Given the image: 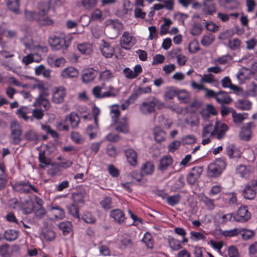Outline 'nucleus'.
Masks as SVG:
<instances>
[{
  "label": "nucleus",
  "instance_id": "7",
  "mask_svg": "<svg viewBox=\"0 0 257 257\" xmlns=\"http://www.w3.org/2000/svg\"><path fill=\"white\" fill-rule=\"evenodd\" d=\"M136 42V38L128 32H124L119 41L121 47L125 50H130Z\"/></svg>",
  "mask_w": 257,
  "mask_h": 257
},
{
  "label": "nucleus",
  "instance_id": "17",
  "mask_svg": "<svg viewBox=\"0 0 257 257\" xmlns=\"http://www.w3.org/2000/svg\"><path fill=\"white\" fill-rule=\"evenodd\" d=\"M142 72L140 65H136L132 70L130 68L126 67L123 70V73L127 79H133L136 78Z\"/></svg>",
  "mask_w": 257,
  "mask_h": 257
},
{
  "label": "nucleus",
  "instance_id": "5",
  "mask_svg": "<svg viewBox=\"0 0 257 257\" xmlns=\"http://www.w3.org/2000/svg\"><path fill=\"white\" fill-rule=\"evenodd\" d=\"M104 88V83H102L100 86L94 87L92 89L93 94L97 98H102L109 97H115L118 92L117 89L110 85L108 87L107 91L101 93V90Z\"/></svg>",
  "mask_w": 257,
  "mask_h": 257
},
{
  "label": "nucleus",
  "instance_id": "12",
  "mask_svg": "<svg viewBox=\"0 0 257 257\" xmlns=\"http://www.w3.org/2000/svg\"><path fill=\"white\" fill-rule=\"evenodd\" d=\"M99 49L103 56L106 58H111L114 53V48L104 40L100 41Z\"/></svg>",
  "mask_w": 257,
  "mask_h": 257
},
{
  "label": "nucleus",
  "instance_id": "27",
  "mask_svg": "<svg viewBox=\"0 0 257 257\" xmlns=\"http://www.w3.org/2000/svg\"><path fill=\"white\" fill-rule=\"evenodd\" d=\"M50 211L56 219H62L65 217V213L64 209L59 206H51Z\"/></svg>",
  "mask_w": 257,
  "mask_h": 257
},
{
  "label": "nucleus",
  "instance_id": "39",
  "mask_svg": "<svg viewBox=\"0 0 257 257\" xmlns=\"http://www.w3.org/2000/svg\"><path fill=\"white\" fill-rule=\"evenodd\" d=\"M200 201L203 203L207 209L213 210L215 208L214 200L212 199L205 195H201L200 197Z\"/></svg>",
  "mask_w": 257,
  "mask_h": 257
},
{
  "label": "nucleus",
  "instance_id": "9",
  "mask_svg": "<svg viewBox=\"0 0 257 257\" xmlns=\"http://www.w3.org/2000/svg\"><path fill=\"white\" fill-rule=\"evenodd\" d=\"M215 136L214 126L211 123L206 124L203 125L201 133V137L203 138L202 144L203 145L209 144L211 137Z\"/></svg>",
  "mask_w": 257,
  "mask_h": 257
},
{
  "label": "nucleus",
  "instance_id": "59",
  "mask_svg": "<svg viewBox=\"0 0 257 257\" xmlns=\"http://www.w3.org/2000/svg\"><path fill=\"white\" fill-rule=\"evenodd\" d=\"M110 114L113 122H115L117 118L119 116V106L113 104L110 106Z\"/></svg>",
  "mask_w": 257,
  "mask_h": 257
},
{
  "label": "nucleus",
  "instance_id": "25",
  "mask_svg": "<svg viewBox=\"0 0 257 257\" xmlns=\"http://www.w3.org/2000/svg\"><path fill=\"white\" fill-rule=\"evenodd\" d=\"M48 95H39L34 103L35 106H42L45 110H48L50 107V103L46 96Z\"/></svg>",
  "mask_w": 257,
  "mask_h": 257
},
{
  "label": "nucleus",
  "instance_id": "35",
  "mask_svg": "<svg viewBox=\"0 0 257 257\" xmlns=\"http://www.w3.org/2000/svg\"><path fill=\"white\" fill-rule=\"evenodd\" d=\"M173 163L172 158L169 156H163L160 160L159 169L162 171H164L168 167L172 165Z\"/></svg>",
  "mask_w": 257,
  "mask_h": 257
},
{
  "label": "nucleus",
  "instance_id": "47",
  "mask_svg": "<svg viewBox=\"0 0 257 257\" xmlns=\"http://www.w3.org/2000/svg\"><path fill=\"white\" fill-rule=\"evenodd\" d=\"M24 138L29 142L37 143L39 141V136L34 130H29L25 134Z\"/></svg>",
  "mask_w": 257,
  "mask_h": 257
},
{
  "label": "nucleus",
  "instance_id": "46",
  "mask_svg": "<svg viewBox=\"0 0 257 257\" xmlns=\"http://www.w3.org/2000/svg\"><path fill=\"white\" fill-rule=\"evenodd\" d=\"M69 119L71 126L73 128H77L78 126L80 118L77 114L71 112L69 115L66 116L65 120Z\"/></svg>",
  "mask_w": 257,
  "mask_h": 257
},
{
  "label": "nucleus",
  "instance_id": "41",
  "mask_svg": "<svg viewBox=\"0 0 257 257\" xmlns=\"http://www.w3.org/2000/svg\"><path fill=\"white\" fill-rule=\"evenodd\" d=\"M114 77L113 74L108 69L101 71L99 74V79L103 82H109Z\"/></svg>",
  "mask_w": 257,
  "mask_h": 257
},
{
  "label": "nucleus",
  "instance_id": "14",
  "mask_svg": "<svg viewBox=\"0 0 257 257\" xmlns=\"http://www.w3.org/2000/svg\"><path fill=\"white\" fill-rule=\"evenodd\" d=\"M141 113L145 115H150L156 111L152 99L149 101L143 102L139 107Z\"/></svg>",
  "mask_w": 257,
  "mask_h": 257
},
{
  "label": "nucleus",
  "instance_id": "3",
  "mask_svg": "<svg viewBox=\"0 0 257 257\" xmlns=\"http://www.w3.org/2000/svg\"><path fill=\"white\" fill-rule=\"evenodd\" d=\"M48 9L47 7L40 10L39 13H36L35 12L25 11V16L26 18L30 20H36L41 25L50 26L53 24V21L49 17H46V15L48 13Z\"/></svg>",
  "mask_w": 257,
  "mask_h": 257
},
{
  "label": "nucleus",
  "instance_id": "53",
  "mask_svg": "<svg viewBox=\"0 0 257 257\" xmlns=\"http://www.w3.org/2000/svg\"><path fill=\"white\" fill-rule=\"evenodd\" d=\"M19 232L14 229L7 230L4 234L5 239L8 241H13L18 237Z\"/></svg>",
  "mask_w": 257,
  "mask_h": 257
},
{
  "label": "nucleus",
  "instance_id": "61",
  "mask_svg": "<svg viewBox=\"0 0 257 257\" xmlns=\"http://www.w3.org/2000/svg\"><path fill=\"white\" fill-rule=\"evenodd\" d=\"M101 207L104 209H109L112 207V200L109 196L104 197L100 202Z\"/></svg>",
  "mask_w": 257,
  "mask_h": 257
},
{
  "label": "nucleus",
  "instance_id": "2",
  "mask_svg": "<svg viewBox=\"0 0 257 257\" xmlns=\"http://www.w3.org/2000/svg\"><path fill=\"white\" fill-rule=\"evenodd\" d=\"M39 150V160L40 166L42 168L47 167L48 174L52 176L58 175L61 170L58 163L50 164L49 160L45 157L46 147H40L38 148Z\"/></svg>",
  "mask_w": 257,
  "mask_h": 257
},
{
  "label": "nucleus",
  "instance_id": "49",
  "mask_svg": "<svg viewBox=\"0 0 257 257\" xmlns=\"http://www.w3.org/2000/svg\"><path fill=\"white\" fill-rule=\"evenodd\" d=\"M41 201V199H37L38 206L36 207V208H35L36 209L34 210L36 217L39 218H43L46 214L45 209L42 207Z\"/></svg>",
  "mask_w": 257,
  "mask_h": 257
},
{
  "label": "nucleus",
  "instance_id": "62",
  "mask_svg": "<svg viewBox=\"0 0 257 257\" xmlns=\"http://www.w3.org/2000/svg\"><path fill=\"white\" fill-rule=\"evenodd\" d=\"M190 239L194 241H198L200 240H204L205 238V235L200 232L191 231L190 232Z\"/></svg>",
  "mask_w": 257,
  "mask_h": 257
},
{
  "label": "nucleus",
  "instance_id": "15",
  "mask_svg": "<svg viewBox=\"0 0 257 257\" xmlns=\"http://www.w3.org/2000/svg\"><path fill=\"white\" fill-rule=\"evenodd\" d=\"M66 95L65 89L62 87L56 88L52 94V101L56 104L62 103Z\"/></svg>",
  "mask_w": 257,
  "mask_h": 257
},
{
  "label": "nucleus",
  "instance_id": "37",
  "mask_svg": "<svg viewBox=\"0 0 257 257\" xmlns=\"http://www.w3.org/2000/svg\"><path fill=\"white\" fill-rule=\"evenodd\" d=\"M35 73L37 76L42 75L46 78L50 77L51 71L48 69H46L43 65H40L35 68Z\"/></svg>",
  "mask_w": 257,
  "mask_h": 257
},
{
  "label": "nucleus",
  "instance_id": "20",
  "mask_svg": "<svg viewBox=\"0 0 257 257\" xmlns=\"http://www.w3.org/2000/svg\"><path fill=\"white\" fill-rule=\"evenodd\" d=\"M251 74V71L250 69L243 67L237 73L236 78L239 83H243L250 78Z\"/></svg>",
  "mask_w": 257,
  "mask_h": 257
},
{
  "label": "nucleus",
  "instance_id": "29",
  "mask_svg": "<svg viewBox=\"0 0 257 257\" xmlns=\"http://www.w3.org/2000/svg\"><path fill=\"white\" fill-rule=\"evenodd\" d=\"M236 108L242 110H249L251 108L252 103L244 98L239 99L235 103Z\"/></svg>",
  "mask_w": 257,
  "mask_h": 257
},
{
  "label": "nucleus",
  "instance_id": "8",
  "mask_svg": "<svg viewBox=\"0 0 257 257\" xmlns=\"http://www.w3.org/2000/svg\"><path fill=\"white\" fill-rule=\"evenodd\" d=\"M251 218V213L246 206H240L234 214L235 221L244 223L248 221Z\"/></svg>",
  "mask_w": 257,
  "mask_h": 257
},
{
  "label": "nucleus",
  "instance_id": "26",
  "mask_svg": "<svg viewBox=\"0 0 257 257\" xmlns=\"http://www.w3.org/2000/svg\"><path fill=\"white\" fill-rule=\"evenodd\" d=\"M115 130L123 134H126L128 132V124L126 116L123 117L116 123Z\"/></svg>",
  "mask_w": 257,
  "mask_h": 257
},
{
  "label": "nucleus",
  "instance_id": "51",
  "mask_svg": "<svg viewBox=\"0 0 257 257\" xmlns=\"http://www.w3.org/2000/svg\"><path fill=\"white\" fill-rule=\"evenodd\" d=\"M154 166L152 163L148 162L144 164L141 168V173L143 175H151L154 171Z\"/></svg>",
  "mask_w": 257,
  "mask_h": 257
},
{
  "label": "nucleus",
  "instance_id": "28",
  "mask_svg": "<svg viewBox=\"0 0 257 257\" xmlns=\"http://www.w3.org/2000/svg\"><path fill=\"white\" fill-rule=\"evenodd\" d=\"M18 249L19 247L17 245L11 247L8 244L2 245L0 246V254L3 257H10L12 252Z\"/></svg>",
  "mask_w": 257,
  "mask_h": 257
},
{
  "label": "nucleus",
  "instance_id": "57",
  "mask_svg": "<svg viewBox=\"0 0 257 257\" xmlns=\"http://www.w3.org/2000/svg\"><path fill=\"white\" fill-rule=\"evenodd\" d=\"M59 227L63 231V234L66 235L71 230L72 224L69 221H64L59 224Z\"/></svg>",
  "mask_w": 257,
  "mask_h": 257
},
{
  "label": "nucleus",
  "instance_id": "48",
  "mask_svg": "<svg viewBox=\"0 0 257 257\" xmlns=\"http://www.w3.org/2000/svg\"><path fill=\"white\" fill-rule=\"evenodd\" d=\"M168 243L170 247L173 250H177L182 247L180 240L171 236L168 238Z\"/></svg>",
  "mask_w": 257,
  "mask_h": 257
},
{
  "label": "nucleus",
  "instance_id": "64",
  "mask_svg": "<svg viewBox=\"0 0 257 257\" xmlns=\"http://www.w3.org/2000/svg\"><path fill=\"white\" fill-rule=\"evenodd\" d=\"M246 93L248 95L255 96L257 93V84L254 82L249 84L247 87Z\"/></svg>",
  "mask_w": 257,
  "mask_h": 257
},
{
  "label": "nucleus",
  "instance_id": "21",
  "mask_svg": "<svg viewBox=\"0 0 257 257\" xmlns=\"http://www.w3.org/2000/svg\"><path fill=\"white\" fill-rule=\"evenodd\" d=\"M125 155L128 163L133 166H136L138 163L137 154L135 150L129 149L125 151Z\"/></svg>",
  "mask_w": 257,
  "mask_h": 257
},
{
  "label": "nucleus",
  "instance_id": "10",
  "mask_svg": "<svg viewBox=\"0 0 257 257\" xmlns=\"http://www.w3.org/2000/svg\"><path fill=\"white\" fill-rule=\"evenodd\" d=\"M15 190L21 193L37 192L38 189L29 182H22L15 184L13 186Z\"/></svg>",
  "mask_w": 257,
  "mask_h": 257
},
{
  "label": "nucleus",
  "instance_id": "34",
  "mask_svg": "<svg viewBox=\"0 0 257 257\" xmlns=\"http://www.w3.org/2000/svg\"><path fill=\"white\" fill-rule=\"evenodd\" d=\"M216 101L220 104L229 103L232 99L228 93L224 91L217 92Z\"/></svg>",
  "mask_w": 257,
  "mask_h": 257
},
{
  "label": "nucleus",
  "instance_id": "38",
  "mask_svg": "<svg viewBox=\"0 0 257 257\" xmlns=\"http://www.w3.org/2000/svg\"><path fill=\"white\" fill-rule=\"evenodd\" d=\"M78 51L84 55H89L92 52V46L90 43H84L77 45Z\"/></svg>",
  "mask_w": 257,
  "mask_h": 257
},
{
  "label": "nucleus",
  "instance_id": "36",
  "mask_svg": "<svg viewBox=\"0 0 257 257\" xmlns=\"http://www.w3.org/2000/svg\"><path fill=\"white\" fill-rule=\"evenodd\" d=\"M22 209L23 212L25 214H30L34 209L36 208V206H34V202L31 199L25 200L22 203L21 205Z\"/></svg>",
  "mask_w": 257,
  "mask_h": 257
},
{
  "label": "nucleus",
  "instance_id": "33",
  "mask_svg": "<svg viewBox=\"0 0 257 257\" xmlns=\"http://www.w3.org/2000/svg\"><path fill=\"white\" fill-rule=\"evenodd\" d=\"M47 61L51 67H62L65 63V60L63 57L55 58L50 56L47 58Z\"/></svg>",
  "mask_w": 257,
  "mask_h": 257
},
{
  "label": "nucleus",
  "instance_id": "63",
  "mask_svg": "<svg viewBox=\"0 0 257 257\" xmlns=\"http://www.w3.org/2000/svg\"><path fill=\"white\" fill-rule=\"evenodd\" d=\"M236 173L241 177H244L249 173V170L245 166L240 165L236 167Z\"/></svg>",
  "mask_w": 257,
  "mask_h": 257
},
{
  "label": "nucleus",
  "instance_id": "60",
  "mask_svg": "<svg viewBox=\"0 0 257 257\" xmlns=\"http://www.w3.org/2000/svg\"><path fill=\"white\" fill-rule=\"evenodd\" d=\"M240 233L242 238L244 240H247L253 237L254 235V232L252 230L246 229L243 228H240Z\"/></svg>",
  "mask_w": 257,
  "mask_h": 257
},
{
  "label": "nucleus",
  "instance_id": "19",
  "mask_svg": "<svg viewBox=\"0 0 257 257\" xmlns=\"http://www.w3.org/2000/svg\"><path fill=\"white\" fill-rule=\"evenodd\" d=\"M215 136L218 140L222 139L228 130V127L224 123L217 121L214 125Z\"/></svg>",
  "mask_w": 257,
  "mask_h": 257
},
{
  "label": "nucleus",
  "instance_id": "6",
  "mask_svg": "<svg viewBox=\"0 0 257 257\" xmlns=\"http://www.w3.org/2000/svg\"><path fill=\"white\" fill-rule=\"evenodd\" d=\"M226 166L224 160L218 159L210 163L208 166V175L212 177H215L220 175Z\"/></svg>",
  "mask_w": 257,
  "mask_h": 257
},
{
  "label": "nucleus",
  "instance_id": "16",
  "mask_svg": "<svg viewBox=\"0 0 257 257\" xmlns=\"http://www.w3.org/2000/svg\"><path fill=\"white\" fill-rule=\"evenodd\" d=\"M254 126V123L250 122L245 124L241 130L240 138L244 141H248L251 138V128Z\"/></svg>",
  "mask_w": 257,
  "mask_h": 257
},
{
  "label": "nucleus",
  "instance_id": "50",
  "mask_svg": "<svg viewBox=\"0 0 257 257\" xmlns=\"http://www.w3.org/2000/svg\"><path fill=\"white\" fill-rule=\"evenodd\" d=\"M8 8L16 14L19 12L20 1L19 0H7Z\"/></svg>",
  "mask_w": 257,
  "mask_h": 257
},
{
  "label": "nucleus",
  "instance_id": "13",
  "mask_svg": "<svg viewBox=\"0 0 257 257\" xmlns=\"http://www.w3.org/2000/svg\"><path fill=\"white\" fill-rule=\"evenodd\" d=\"M33 89H38L39 91V95H48V88L46 83L40 80L35 79L31 84Z\"/></svg>",
  "mask_w": 257,
  "mask_h": 257
},
{
  "label": "nucleus",
  "instance_id": "45",
  "mask_svg": "<svg viewBox=\"0 0 257 257\" xmlns=\"http://www.w3.org/2000/svg\"><path fill=\"white\" fill-rule=\"evenodd\" d=\"M162 198H166L167 203L172 206L178 204L181 199L180 196L178 194L172 196H167V194H164L162 196Z\"/></svg>",
  "mask_w": 257,
  "mask_h": 257
},
{
  "label": "nucleus",
  "instance_id": "23",
  "mask_svg": "<svg viewBox=\"0 0 257 257\" xmlns=\"http://www.w3.org/2000/svg\"><path fill=\"white\" fill-rule=\"evenodd\" d=\"M110 215L115 221L120 224L123 223L125 221V215L120 209H116L112 210L110 212Z\"/></svg>",
  "mask_w": 257,
  "mask_h": 257
},
{
  "label": "nucleus",
  "instance_id": "54",
  "mask_svg": "<svg viewBox=\"0 0 257 257\" xmlns=\"http://www.w3.org/2000/svg\"><path fill=\"white\" fill-rule=\"evenodd\" d=\"M248 114L247 113H236L234 110H232V116L233 118V121L236 123H240L247 116Z\"/></svg>",
  "mask_w": 257,
  "mask_h": 257
},
{
  "label": "nucleus",
  "instance_id": "22",
  "mask_svg": "<svg viewBox=\"0 0 257 257\" xmlns=\"http://www.w3.org/2000/svg\"><path fill=\"white\" fill-rule=\"evenodd\" d=\"M203 12L206 15H212L216 12V8L213 0H203Z\"/></svg>",
  "mask_w": 257,
  "mask_h": 257
},
{
  "label": "nucleus",
  "instance_id": "56",
  "mask_svg": "<svg viewBox=\"0 0 257 257\" xmlns=\"http://www.w3.org/2000/svg\"><path fill=\"white\" fill-rule=\"evenodd\" d=\"M67 209L69 214L77 218H79V207L77 204L73 203L67 206Z\"/></svg>",
  "mask_w": 257,
  "mask_h": 257
},
{
  "label": "nucleus",
  "instance_id": "30",
  "mask_svg": "<svg viewBox=\"0 0 257 257\" xmlns=\"http://www.w3.org/2000/svg\"><path fill=\"white\" fill-rule=\"evenodd\" d=\"M200 82L201 83H208L215 86L218 83V81L212 74L207 72V73L201 76Z\"/></svg>",
  "mask_w": 257,
  "mask_h": 257
},
{
  "label": "nucleus",
  "instance_id": "40",
  "mask_svg": "<svg viewBox=\"0 0 257 257\" xmlns=\"http://www.w3.org/2000/svg\"><path fill=\"white\" fill-rule=\"evenodd\" d=\"M101 17V12L99 9H96L91 13V17H89L87 15H83L82 16L81 19H86L87 20L86 25H88L91 21L100 20Z\"/></svg>",
  "mask_w": 257,
  "mask_h": 257
},
{
  "label": "nucleus",
  "instance_id": "1",
  "mask_svg": "<svg viewBox=\"0 0 257 257\" xmlns=\"http://www.w3.org/2000/svg\"><path fill=\"white\" fill-rule=\"evenodd\" d=\"M23 43L26 47V52L30 53L23 57V62L26 65L33 62H40L42 58L38 53L45 51L46 48L40 46L37 42H34L32 40L28 42L24 40Z\"/></svg>",
  "mask_w": 257,
  "mask_h": 257
},
{
  "label": "nucleus",
  "instance_id": "4",
  "mask_svg": "<svg viewBox=\"0 0 257 257\" xmlns=\"http://www.w3.org/2000/svg\"><path fill=\"white\" fill-rule=\"evenodd\" d=\"M71 39V36L66 37L64 34L61 33L50 38L49 42L51 47L55 50H66L69 47Z\"/></svg>",
  "mask_w": 257,
  "mask_h": 257
},
{
  "label": "nucleus",
  "instance_id": "43",
  "mask_svg": "<svg viewBox=\"0 0 257 257\" xmlns=\"http://www.w3.org/2000/svg\"><path fill=\"white\" fill-rule=\"evenodd\" d=\"M142 241L147 248L150 249L153 248L154 241L152 235L150 232H147L144 234Z\"/></svg>",
  "mask_w": 257,
  "mask_h": 257
},
{
  "label": "nucleus",
  "instance_id": "31",
  "mask_svg": "<svg viewBox=\"0 0 257 257\" xmlns=\"http://www.w3.org/2000/svg\"><path fill=\"white\" fill-rule=\"evenodd\" d=\"M31 113V109L26 106L21 107L17 111V114L18 116L23 118L25 121H28L29 119H30L31 121L33 120L32 117L28 116V115Z\"/></svg>",
  "mask_w": 257,
  "mask_h": 257
},
{
  "label": "nucleus",
  "instance_id": "52",
  "mask_svg": "<svg viewBox=\"0 0 257 257\" xmlns=\"http://www.w3.org/2000/svg\"><path fill=\"white\" fill-rule=\"evenodd\" d=\"M154 138L156 142H161L165 138V133L158 126H156L154 131Z\"/></svg>",
  "mask_w": 257,
  "mask_h": 257
},
{
  "label": "nucleus",
  "instance_id": "18",
  "mask_svg": "<svg viewBox=\"0 0 257 257\" xmlns=\"http://www.w3.org/2000/svg\"><path fill=\"white\" fill-rule=\"evenodd\" d=\"M202 172V169L199 167H194L187 176V182L190 184H194L199 178Z\"/></svg>",
  "mask_w": 257,
  "mask_h": 257
},
{
  "label": "nucleus",
  "instance_id": "11",
  "mask_svg": "<svg viewBox=\"0 0 257 257\" xmlns=\"http://www.w3.org/2000/svg\"><path fill=\"white\" fill-rule=\"evenodd\" d=\"M11 128L12 131V138L14 144H18L22 141V129L20 124L17 121H13L11 123Z\"/></svg>",
  "mask_w": 257,
  "mask_h": 257
},
{
  "label": "nucleus",
  "instance_id": "44",
  "mask_svg": "<svg viewBox=\"0 0 257 257\" xmlns=\"http://www.w3.org/2000/svg\"><path fill=\"white\" fill-rule=\"evenodd\" d=\"M256 193L255 190L250 185H246L243 190V195L245 198L251 200L255 197Z\"/></svg>",
  "mask_w": 257,
  "mask_h": 257
},
{
  "label": "nucleus",
  "instance_id": "24",
  "mask_svg": "<svg viewBox=\"0 0 257 257\" xmlns=\"http://www.w3.org/2000/svg\"><path fill=\"white\" fill-rule=\"evenodd\" d=\"M78 75V70L73 67H69L63 69L61 72V76L65 79L76 77Z\"/></svg>",
  "mask_w": 257,
  "mask_h": 257
},
{
  "label": "nucleus",
  "instance_id": "42",
  "mask_svg": "<svg viewBox=\"0 0 257 257\" xmlns=\"http://www.w3.org/2000/svg\"><path fill=\"white\" fill-rule=\"evenodd\" d=\"M95 126L89 125L86 129V133L89 136L90 140H93L96 138L99 130L98 123L95 124Z\"/></svg>",
  "mask_w": 257,
  "mask_h": 257
},
{
  "label": "nucleus",
  "instance_id": "32",
  "mask_svg": "<svg viewBox=\"0 0 257 257\" xmlns=\"http://www.w3.org/2000/svg\"><path fill=\"white\" fill-rule=\"evenodd\" d=\"M97 72L93 68H89L84 71L82 74V80L85 83L89 82L94 80Z\"/></svg>",
  "mask_w": 257,
  "mask_h": 257
},
{
  "label": "nucleus",
  "instance_id": "58",
  "mask_svg": "<svg viewBox=\"0 0 257 257\" xmlns=\"http://www.w3.org/2000/svg\"><path fill=\"white\" fill-rule=\"evenodd\" d=\"M214 40V36L212 34L204 35L201 40V44L204 47L211 45Z\"/></svg>",
  "mask_w": 257,
  "mask_h": 257
},
{
  "label": "nucleus",
  "instance_id": "55",
  "mask_svg": "<svg viewBox=\"0 0 257 257\" xmlns=\"http://www.w3.org/2000/svg\"><path fill=\"white\" fill-rule=\"evenodd\" d=\"M223 199L229 204H234L237 202L236 194L233 192L226 193L223 196Z\"/></svg>",
  "mask_w": 257,
  "mask_h": 257
}]
</instances>
